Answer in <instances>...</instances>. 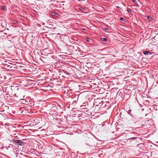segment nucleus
I'll return each mask as SVG.
<instances>
[{
	"label": "nucleus",
	"mask_w": 158,
	"mask_h": 158,
	"mask_svg": "<svg viewBox=\"0 0 158 158\" xmlns=\"http://www.w3.org/2000/svg\"><path fill=\"white\" fill-rule=\"evenodd\" d=\"M147 19L149 21H151L152 20V17L149 16H148Z\"/></svg>",
	"instance_id": "2"
},
{
	"label": "nucleus",
	"mask_w": 158,
	"mask_h": 158,
	"mask_svg": "<svg viewBox=\"0 0 158 158\" xmlns=\"http://www.w3.org/2000/svg\"><path fill=\"white\" fill-rule=\"evenodd\" d=\"M56 14L55 13V12H54L51 13V15L52 16H54Z\"/></svg>",
	"instance_id": "7"
},
{
	"label": "nucleus",
	"mask_w": 158,
	"mask_h": 158,
	"mask_svg": "<svg viewBox=\"0 0 158 158\" xmlns=\"http://www.w3.org/2000/svg\"><path fill=\"white\" fill-rule=\"evenodd\" d=\"M104 30H109V29L107 27H105L104 28Z\"/></svg>",
	"instance_id": "8"
},
{
	"label": "nucleus",
	"mask_w": 158,
	"mask_h": 158,
	"mask_svg": "<svg viewBox=\"0 0 158 158\" xmlns=\"http://www.w3.org/2000/svg\"><path fill=\"white\" fill-rule=\"evenodd\" d=\"M12 141L14 143L17 144L19 145L23 146L24 144V142L20 140L12 139Z\"/></svg>",
	"instance_id": "1"
},
{
	"label": "nucleus",
	"mask_w": 158,
	"mask_h": 158,
	"mask_svg": "<svg viewBox=\"0 0 158 158\" xmlns=\"http://www.w3.org/2000/svg\"><path fill=\"white\" fill-rule=\"evenodd\" d=\"M86 40L87 42H89L90 40L88 38H87L86 39Z\"/></svg>",
	"instance_id": "10"
},
{
	"label": "nucleus",
	"mask_w": 158,
	"mask_h": 158,
	"mask_svg": "<svg viewBox=\"0 0 158 158\" xmlns=\"http://www.w3.org/2000/svg\"><path fill=\"white\" fill-rule=\"evenodd\" d=\"M79 9L80 10H82V9H83V8L82 7H80L79 8Z\"/></svg>",
	"instance_id": "12"
},
{
	"label": "nucleus",
	"mask_w": 158,
	"mask_h": 158,
	"mask_svg": "<svg viewBox=\"0 0 158 158\" xmlns=\"http://www.w3.org/2000/svg\"><path fill=\"white\" fill-rule=\"evenodd\" d=\"M148 53H149V52L147 51H145L143 52V54L145 55H148Z\"/></svg>",
	"instance_id": "3"
},
{
	"label": "nucleus",
	"mask_w": 158,
	"mask_h": 158,
	"mask_svg": "<svg viewBox=\"0 0 158 158\" xmlns=\"http://www.w3.org/2000/svg\"><path fill=\"white\" fill-rule=\"evenodd\" d=\"M133 2L135 4H136V2H137L135 0H133Z\"/></svg>",
	"instance_id": "11"
},
{
	"label": "nucleus",
	"mask_w": 158,
	"mask_h": 158,
	"mask_svg": "<svg viewBox=\"0 0 158 158\" xmlns=\"http://www.w3.org/2000/svg\"><path fill=\"white\" fill-rule=\"evenodd\" d=\"M6 8V7H5V6H3V7H2V10H5L6 9H5Z\"/></svg>",
	"instance_id": "9"
},
{
	"label": "nucleus",
	"mask_w": 158,
	"mask_h": 158,
	"mask_svg": "<svg viewBox=\"0 0 158 158\" xmlns=\"http://www.w3.org/2000/svg\"><path fill=\"white\" fill-rule=\"evenodd\" d=\"M102 40L104 41H107V39L106 38H102Z\"/></svg>",
	"instance_id": "4"
},
{
	"label": "nucleus",
	"mask_w": 158,
	"mask_h": 158,
	"mask_svg": "<svg viewBox=\"0 0 158 158\" xmlns=\"http://www.w3.org/2000/svg\"><path fill=\"white\" fill-rule=\"evenodd\" d=\"M120 19L122 21H124L125 20L122 17H120Z\"/></svg>",
	"instance_id": "6"
},
{
	"label": "nucleus",
	"mask_w": 158,
	"mask_h": 158,
	"mask_svg": "<svg viewBox=\"0 0 158 158\" xmlns=\"http://www.w3.org/2000/svg\"><path fill=\"white\" fill-rule=\"evenodd\" d=\"M116 7H117V8H119V7H118V6H117Z\"/></svg>",
	"instance_id": "14"
},
{
	"label": "nucleus",
	"mask_w": 158,
	"mask_h": 158,
	"mask_svg": "<svg viewBox=\"0 0 158 158\" xmlns=\"http://www.w3.org/2000/svg\"><path fill=\"white\" fill-rule=\"evenodd\" d=\"M151 54V53L150 52H149V53H148V55H150Z\"/></svg>",
	"instance_id": "13"
},
{
	"label": "nucleus",
	"mask_w": 158,
	"mask_h": 158,
	"mask_svg": "<svg viewBox=\"0 0 158 158\" xmlns=\"http://www.w3.org/2000/svg\"><path fill=\"white\" fill-rule=\"evenodd\" d=\"M127 11L128 12H130L131 11V9L130 8H127Z\"/></svg>",
	"instance_id": "5"
}]
</instances>
